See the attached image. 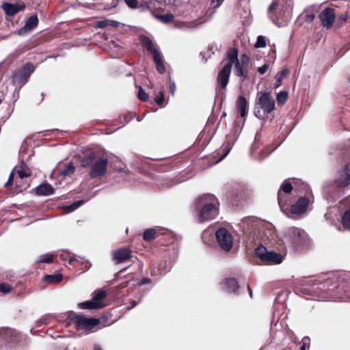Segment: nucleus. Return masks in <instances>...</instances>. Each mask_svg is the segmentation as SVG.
Returning <instances> with one entry per match:
<instances>
[{
  "label": "nucleus",
  "instance_id": "11",
  "mask_svg": "<svg viewBox=\"0 0 350 350\" xmlns=\"http://www.w3.org/2000/svg\"><path fill=\"white\" fill-rule=\"evenodd\" d=\"M217 243L219 247L224 251L228 252L232 247V237L230 232L224 228H219L215 233Z\"/></svg>",
  "mask_w": 350,
  "mask_h": 350
},
{
  "label": "nucleus",
  "instance_id": "41",
  "mask_svg": "<svg viewBox=\"0 0 350 350\" xmlns=\"http://www.w3.org/2000/svg\"><path fill=\"white\" fill-rule=\"evenodd\" d=\"M12 289V285L2 282L0 283V292L4 294L10 293Z\"/></svg>",
  "mask_w": 350,
  "mask_h": 350
},
{
  "label": "nucleus",
  "instance_id": "51",
  "mask_svg": "<svg viewBox=\"0 0 350 350\" xmlns=\"http://www.w3.org/2000/svg\"><path fill=\"white\" fill-rule=\"evenodd\" d=\"M82 204H83V201L75 202L69 206V209L70 211H74Z\"/></svg>",
  "mask_w": 350,
  "mask_h": 350
},
{
  "label": "nucleus",
  "instance_id": "5",
  "mask_svg": "<svg viewBox=\"0 0 350 350\" xmlns=\"http://www.w3.org/2000/svg\"><path fill=\"white\" fill-rule=\"evenodd\" d=\"M257 105L262 110L263 114H260V110L258 109L255 111L256 117L260 119L264 118V116L271 113L275 109V100L271 96L270 92H260V96L257 100Z\"/></svg>",
  "mask_w": 350,
  "mask_h": 350
},
{
  "label": "nucleus",
  "instance_id": "43",
  "mask_svg": "<svg viewBox=\"0 0 350 350\" xmlns=\"http://www.w3.org/2000/svg\"><path fill=\"white\" fill-rule=\"evenodd\" d=\"M250 58L247 54H243L241 57V61H239V64L241 66H248Z\"/></svg>",
  "mask_w": 350,
  "mask_h": 350
},
{
  "label": "nucleus",
  "instance_id": "23",
  "mask_svg": "<svg viewBox=\"0 0 350 350\" xmlns=\"http://www.w3.org/2000/svg\"><path fill=\"white\" fill-rule=\"evenodd\" d=\"M329 282H325L323 284L317 285V286H313V290L315 291H319L320 294L319 295V297L321 299H329L331 297L332 295L329 293V291L331 290L329 288Z\"/></svg>",
  "mask_w": 350,
  "mask_h": 350
},
{
  "label": "nucleus",
  "instance_id": "38",
  "mask_svg": "<svg viewBox=\"0 0 350 350\" xmlns=\"http://www.w3.org/2000/svg\"><path fill=\"white\" fill-rule=\"evenodd\" d=\"M161 22L164 23H169L174 21V16L172 13H167L159 16Z\"/></svg>",
  "mask_w": 350,
  "mask_h": 350
},
{
  "label": "nucleus",
  "instance_id": "22",
  "mask_svg": "<svg viewBox=\"0 0 350 350\" xmlns=\"http://www.w3.org/2000/svg\"><path fill=\"white\" fill-rule=\"evenodd\" d=\"M37 196H50L54 193L55 189L49 183H42L35 188Z\"/></svg>",
  "mask_w": 350,
  "mask_h": 350
},
{
  "label": "nucleus",
  "instance_id": "1",
  "mask_svg": "<svg viewBox=\"0 0 350 350\" xmlns=\"http://www.w3.org/2000/svg\"><path fill=\"white\" fill-rule=\"evenodd\" d=\"M219 202L213 194L204 193L198 197L193 203L199 223L211 221L219 215Z\"/></svg>",
  "mask_w": 350,
  "mask_h": 350
},
{
  "label": "nucleus",
  "instance_id": "56",
  "mask_svg": "<svg viewBox=\"0 0 350 350\" xmlns=\"http://www.w3.org/2000/svg\"><path fill=\"white\" fill-rule=\"evenodd\" d=\"M309 341L310 338L308 337H304L302 340L303 344L301 345H304V347H306V345L309 343Z\"/></svg>",
  "mask_w": 350,
  "mask_h": 350
},
{
  "label": "nucleus",
  "instance_id": "9",
  "mask_svg": "<svg viewBox=\"0 0 350 350\" xmlns=\"http://www.w3.org/2000/svg\"><path fill=\"white\" fill-rule=\"evenodd\" d=\"M286 237L296 246L304 245L308 241L306 232L296 227H290L286 232Z\"/></svg>",
  "mask_w": 350,
  "mask_h": 350
},
{
  "label": "nucleus",
  "instance_id": "7",
  "mask_svg": "<svg viewBox=\"0 0 350 350\" xmlns=\"http://www.w3.org/2000/svg\"><path fill=\"white\" fill-rule=\"evenodd\" d=\"M70 320L75 324L78 330H91L99 323V320L95 318H87L81 314L72 313L70 314Z\"/></svg>",
  "mask_w": 350,
  "mask_h": 350
},
{
  "label": "nucleus",
  "instance_id": "19",
  "mask_svg": "<svg viewBox=\"0 0 350 350\" xmlns=\"http://www.w3.org/2000/svg\"><path fill=\"white\" fill-rule=\"evenodd\" d=\"M38 24V16L36 14L31 15L27 18L25 25L18 29V34L21 36L29 33L36 28Z\"/></svg>",
  "mask_w": 350,
  "mask_h": 350
},
{
  "label": "nucleus",
  "instance_id": "21",
  "mask_svg": "<svg viewBox=\"0 0 350 350\" xmlns=\"http://www.w3.org/2000/svg\"><path fill=\"white\" fill-rule=\"evenodd\" d=\"M237 108L239 114L241 118H245L247 113L248 102L243 95H240L237 98Z\"/></svg>",
  "mask_w": 350,
  "mask_h": 350
},
{
  "label": "nucleus",
  "instance_id": "33",
  "mask_svg": "<svg viewBox=\"0 0 350 350\" xmlns=\"http://www.w3.org/2000/svg\"><path fill=\"white\" fill-rule=\"evenodd\" d=\"M278 9V3L273 1L269 7V12L271 14V17L273 18H275L276 20H279L282 18L280 12H276Z\"/></svg>",
  "mask_w": 350,
  "mask_h": 350
},
{
  "label": "nucleus",
  "instance_id": "44",
  "mask_svg": "<svg viewBox=\"0 0 350 350\" xmlns=\"http://www.w3.org/2000/svg\"><path fill=\"white\" fill-rule=\"evenodd\" d=\"M348 18H349V16H348L347 12H345V13L341 14L338 17V21L340 23V24L338 23L337 25H342L344 23L347 21Z\"/></svg>",
  "mask_w": 350,
  "mask_h": 350
},
{
  "label": "nucleus",
  "instance_id": "26",
  "mask_svg": "<svg viewBox=\"0 0 350 350\" xmlns=\"http://www.w3.org/2000/svg\"><path fill=\"white\" fill-rule=\"evenodd\" d=\"M16 172L19 179L21 180H23L24 178H27L31 175V170L24 162L21 163L19 169L17 170Z\"/></svg>",
  "mask_w": 350,
  "mask_h": 350
},
{
  "label": "nucleus",
  "instance_id": "18",
  "mask_svg": "<svg viewBox=\"0 0 350 350\" xmlns=\"http://www.w3.org/2000/svg\"><path fill=\"white\" fill-rule=\"evenodd\" d=\"M1 8L5 12L6 16H14L17 13L25 10V4L24 3H11L8 2H4L2 3Z\"/></svg>",
  "mask_w": 350,
  "mask_h": 350
},
{
  "label": "nucleus",
  "instance_id": "53",
  "mask_svg": "<svg viewBox=\"0 0 350 350\" xmlns=\"http://www.w3.org/2000/svg\"><path fill=\"white\" fill-rule=\"evenodd\" d=\"M224 0H211V4L214 5V8L219 7Z\"/></svg>",
  "mask_w": 350,
  "mask_h": 350
},
{
  "label": "nucleus",
  "instance_id": "52",
  "mask_svg": "<svg viewBox=\"0 0 350 350\" xmlns=\"http://www.w3.org/2000/svg\"><path fill=\"white\" fill-rule=\"evenodd\" d=\"M151 282V280L148 278H143L139 282V285H144V284H150Z\"/></svg>",
  "mask_w": 350,
  "mask_h": 350
},
{
  "label": "nucleus",
  "instance_id": "3",
  "mask_svg": "<svg viewBox=\"0 0 350 350\" xmlns=\"http://www.w3.org/2000/svg\"><path fill=\"white\" fill-rule=\"evenodd\" d=\"M238 54L239 51L237 48H230L227 51L226 58L222 61L221 63H224L226 60H227L228 64H231V67L232 66V64H234V73L237 77H241L243 78V82L245 80L249 79L248 66L245 65L241 66V64H239Z\"/></svg>",
  "mask_w": 350,
  "mask_h": 350
},
{
  "label": "nucleus",
  "instance_id": "17",
  "mask_svg": "<svg viewBox=\"0 0 350 350\" xmlns=\"http://www.w3.org/2000/svg\"><path fill=\"white\" fill-rule=\"evenodd\" d=\"M222 289L227 293L239 295L240 286L237 280L234 278H226L220 282Z\"/></svg>",
  "mask_w": 350,
  "mask_h": 350
},
{
  "label": "nucleus",
  "instance_id": "57",
  "mask_svg": "<svg viewBox=\"0 0 350 350\" xmlns=\"http://www.w3.org/2000/svg\"><path fill=\"white\" fill-rule=\"evenodd\" d=\"M130 304H131V306L128 307L129 310H131L133 308H134L135 306H137V302L136 301H135V300H133L132 301H131Z\"/></svg>",
  "mask_w": 350,
  "mask_h": 350
},
{
  "label": "nucleus",
  "instance_id": "24",
  "mask_svg": "<svg viewBox=\"0 0 350 350\" xmlns=\"http://www.w3.org/2000/svg\"><path fill=\"white\" fill-rule=\"evenodd\" d=\"M96 159V154L94 152L91 151L81 157L79 162L81 167H87L88 166H91Z\"/></svg>",
  "mask_w": 350,
  "mask_h": 350
},
{
  "label": "nucleus",
  "instance_id": "60",
  "mask_svg": "<svg viewBox=\"0 0 350 350\" xmlns=\"http://www.w3.org/2000/svg\"><path fill=\"white\" fill-rule=\"evenodd\" d=\"M94 350H103L102 347L98 345H94Z\"/></svg>",
  "mask_w": 350,
  "mask_h": 350
},
{
  "label": "nucleus",
  "instance_id": "28",
  "mask_svg": "<svg viewBox=\"0 0 350 350\" xmlns=\"http://www.w3.org/2000/svg\"><path fill=\"white\" fill-rule=\"evenodd\" d=\"M63 275L61 273L45 275L44 281L49 284H55L59 283L62 280Z\"/></svg>",
  "mask_w": 350,
  "mask_h": 350
},
{
  "label": "nucleus",
  "instance_id": "40",
  "mask_svg": "<svg viewBox=\"0 0 350 350\" xmlns=\"http://www.w3.org/2000/svg\"><path fill=\"white\" fill-rule=\"evenodd\" d=\"M138 98L143 102H146L148 98V94L144 91V90L140 86L138 91Z\"/></svg>",
  "mask_w": 350,
  "mask_h": 350
},
{
  "label": "nucleus",
  "instance_id": "47",
  "mask_svg": "<svg viewBox=\"0 0 350 350\" xmlns=\"http://www.w3.org/2000/svg\"><path fill=\"white\" fill-rule=\"evenodd\" d=\"M126 4L130 8H136L137 6V0H124Z\"/></svg>",
  "mask_w": 350,
  "mask_h": 350
},
{
  "label": "nucleus",
  "instance_id": "2",
  "mask_svg": "<svg viewBox=\"0 0 350 350\" xmlns=\"http://www.w3.org/2000/svg\"><path fill=\"white\" fill-rule=\"evenodd\" d=\"M139 41L143 49L152 54L157 71L160 74H164L166 72V68L163 56L158 50L157 44L146 36H141Z\"/></svg>",
  "mask_w": 350,
  "mask_h": 350
},
{
  "label": "nucleus",
  "instance_id": "14",
  "mask_svg": "<svg viewBox=\"0 0 350 350\" xmlns=\"http://www.w3.org/2000/svg\"><path fill=\"white\" fill-rule=\"evenodd\" d=\"M338 187H345L350 185V162L344 166L338 172V176L334 180Z\"/></svg>",
  "mask_w": 350,
  "mask_h": 350
},
{
  "label": "nucleus",
  "instance_id": "30",
  "mask_svg": "<svg viewBox=\"0 0 350 350\" xmlns=\"http://www.w3.org/2000/svg\"><path fill=\"white\" fill-rule=\"evenodd\" d=\"M289 74V70L288 68H284L281 71L278 72L275 75L276 82L275 83V88H278L282 84V79Z\"/></svg>",
  "mask_w": 350,
  "mask_h": 350
},
{
  "label": "nucleus",
  "instance_id": "13",
  "mask_svg": "<svg viewBox=\"0 0 350 350\" xmlns=\"http://www.w3.org/2000/svg\"><path fill=\"white\" fill-rule=\"evenodd\" d=\"M112 257L116 264H121L132 262L134 255L129 248L124 247L113 250Z\"/></svg>",
  "mask_w": 350,
  "mask_h": 350
},
{
  "label": "nucleus",
  "instance_id": "54",
  "mask_svg": "<svg viewBox=\"0 0 350 350\" xmlns=\"http://www.w3.org/2000/svg\"><path fill=\"white\" fill-rule=\"evenodd\" d=\"M170 91L172 93V95H174L175 90H176V84L174 82H172L170 83Z\"/></svg>",
  "mask_w": 350,
  "mask_h": 350
},
{
  "label": "nucleus",
  "instance_id": "50",
  "mask_svg": "<svg viewBox=\"0 0 350 350\" xmlns=\"http://www.w3.org/2000/svg\"><path fill=\"white\" fill-rule=\"evenodd\" d=\"M97 26L99 28H105L107 26H109V22L108 20H103V21H99L97 22Z\"/></svg>",
  "mask_w": 350,
  "mask_h": 350
},
{
  "label": "nucleus",
  "instance_id": "12",
  "mask_svg": "<svg viewBox=\"0 0 350 350\" xmlns=\"http://www.w3.org/2000/svg\"><path fill=\"white\" fill-rule=\"evenodd\" d=\"M231 73V64L228 62L219 71L217 77V87L216 90L220 91L226 90L227 85L228 84L230 76Z\"/></svg>",
  "mask_w": 350,
  "mask_h": 350
},
{
  "label": "nucleus",
  "instance_id": "29",
  "mask_svg": "<svg viewBox=\"0 0 350 350\" xmlns=\"http://www.w3.org/2000/svg\"><path fill=\"white\" fill-rule=\"evenodd\" d=\"M75 172V167L72 163H68L63 166L61 169L59 174L63 176H70Z\"/></svg>",
  "mask_w": 350,
  "mask_h": 350
},
{
  "label": "nucleus",
  "instance_id": "63",
  "mask_svg": "<svg viewBox=\"0 0 350 350\" xmlns=\"http://www.w3.org/2000/svg\"><path fill=\"white\" fill-rule=\"evenodd\" d=\"M125 270H126V269H122V270L120 271V273H122V272H124Z\"/></svg>",
  "mask_w": 350,
  "mask_h": 350
},
{
  "label": "nucleus",
  "instance_id": "4",
  "mask_svg": "<svg viewBox=\"0 0 350 350\" xmlns=\"http://www.w3.org/2000/svg\"><path fill=\"white\" fill-rule=\"evenodd\" d=\"M255 254L266 265H278L283 261V256L262 244L255 249Z\"/></svg>",
  "mask_w": 350,
  "mask_h": 350
},
{
  "label": "nucleus",
  "instance_id": "55",
  "mask_svg": "<svg viewBox=\"0 0 350 350\" xmlns=\"http://www.w3.org/2000/svg\"><path fill=\"white\" fill-rule=\"evenodd\" d=\"M108 22H109V26H111L113 27H118L119 26V23L116 21L108 20Z\"/></svg>",
  "mask_w": 350,
  "mask_h": 350
},
{
  "label": "nucleus",
  "instance_id": "31",
  "mask_svg": "<svg viewBox=\"0 0 350 350\" xmlns=\"http://www.w3.org/2000/svg\"><path fill=\"white\" fill-rule=\"evenodd\" d=\"M232 144L228 142L226 144H224L221 148L219 149L218 154L221 153V156L219 157V159L217 161V162H219L221 161L224 158H225L228 154L230 152V150L232 149Z\"/></svg>",
  "mask_w": 350,
  "mask_h": 350
},
{
  "label": "nucleus",
  "instance_id": "35",
  "mask_svg": "<svg viewBox=\"0 0 350 350\" xmlns=\"http://www.w3.org/2000/svg\"><path fill=\"white\" fill-rule=\"evenodd\" d=\"M54 260V255L51 254L41 255L39 257L38 262L40 263H51Z\"/></svg>",
  "mask_w": 350,
  "mask_h": 350
},
{
  "label": "nucleus",
  "instance_id": "32",
  "mask_svg": "<svg viewBox=\"0 0 350 350\" xmlns=\"http://www.w3.org/2000/svg\"><path fill=\"white\" fill-rule=\"evenodd\" d=\"M107 294L103 290H98L93 293L92 300L96 301L98 304H103L102 302L105 298Z\"/></svg>",
  "mask_w": 350,
  "mask_h": 350
},
{
  "label": "nucleus",
  "instance_id": "25",
  "mask_svg": "<svg viewBox=\"0 0 350 350\" xmlns=\"http://www.w3.org/2000/svg\"><path fill=\"white\" fill-rule=\"evenodd\" d=\"M78 306L81 309L92 310L102 308L104 307V304H98L96 301L91 299L79 303Z\"/></svg>",
  "mask_w": 350,
  "mask_h": 350
},
{
  "label": "nucleus",
  "instance_id": "42",
  "mask_svg": "<svg viewBox=\"0 0 350 350\" xmlns=\"http://www.w3.org/2000/svg\"><path fill=\"white\" fill-rule=\"evenodd\" d=\"M164 94L162 91H160L158 95L155 97L154 101L159 106H163L164 103Z\"/></svg>",
  "mask_w": 350,
  "mask_h": 350
},
{
  "label": "nucleus",
  "instance_id": "20",
  "mask_svg": "<svg viewBox=\"0 0 350 350\" xmlns=\"http://www.w3.org/2000/svg\"><path fill=\"white\" fill-rule=\"evenodd\" d=\"M309 200L306 197H300L297 201L291 206V211L293 214H301L306 211Z\"/></svg>",
  "mask_w": 350,
  "mask_h": 350
},
{
  "label": "nucleus",
  "instance_id": "45",
  "mask_svg": "<svg viewBox=\"0 0 350 350\" xmlns=\"http://www.w3.org/2000/svg\"><path fill=\"white\" fill-rule=\"evenodd\" d=\"M305 21L308 23H312L315 18V14L307 12L305 14Z\"/></svg>",
  "mask_w": 350,
  "mask_h": 350
},
{
  "label": "nucleus",
  "instance_id": "27",
  "mask_svg": "<svg viewBox=\"0 0 350 350\" xmlns=\"http://www.w3.org/2000/svg\"><path fill=\"white\" fill-rule=\"evenodd\" d=\"M159 232L155 228L146 229L143 234V239L146 241H151L159 237Z\"/></svg>",
  "mask_w": 350,
  "mask_h": 350
},
{
  "label": "nucleus",
  "instance_id": "58",
  "mask_svg": "<svg viewBox=\"0 0 350 350\" xmlns=\"http://www.w3.org/2000/svg\"><path fill=\"white\" fill-rule=\"evenodd\" d=\"M12 185H13V181H12L11 179L8 178V181L5 184V187L8 188V187H10Z\"/></svg>",
  "mask_w": 350,
  "mask_h": 350
},
{
  "label": "nucleus",
  "instance_id": "48",
  "mask_svg": "<svg viewBox=\"0 0 350 350\" xmlns=\"http://www.w3.org/2000/svg\"><path fill=\"white\" fill-rule=\"evenodd\" d=\"M269 64H263L262 66L259 67L258 68V72L260 74V75H264L268 70L269 68Z\"/></svg>",
  "mask_w": 350,
  "mask_h": 350
},
{
  "label": "nucleus",
  "instance_id": "8",
  "mask_svg": "<svg viewBox=\"0 0 350 350\" xmlns=\"http://www.w3.org/2000/svg\"><path fill=\"white\" fill-rule=\"evenodd\" d=\"M34 70L35 67L33 64L27 62L14 73V81L21 87L23 86L26 83H27L31 75L34 72Z\"/></svg>",
  "mask_w": 350,
  "mask_h": 350
},
{
  "label": "nucleus",
  "instance_id": "36",
  "mask_svg": "<svg viewBox=\"0 0 350 350\" xmlns=\"http://www.w3.org/2000/svg\"><path fill=\"white\" fill-rule=\"evenodd\" d=\"M16 187L14 188V193H21L23 190L26 189L29 187V184L27 185H25L23 184V180H21V179L16 180Z\"/></svg>",
  "mask_w": 350,
  "mask_h": 350
},
{
  "label": "nucleus",
  "instance_id": "46",
  "mask_svg": "<svg viewBox=\"0 0 350 350\" xmlns=\"http://www.w3.org/2000/svg\"><path fill=\"white\" fill-rule=\"evenodd\" d=\"M341 157L342 160L344 161L350 160V147L349 148V149H347L342 152Z\"/></svg>",
  "mask_w": 350,
  "mask_h": 350
},
{
  "label": "nucleus",
  "instance_id": "15",
  "mask_svg": "<svg viewBox=\"0 0 350 350\" xmlns=\"http://www.w3.org/2000/svg\"><path fill=\"white\" fill-rule=\"evenodd\" d=\"M319 18L323 27L327 29H330L333 26L336 19L335 10L332 8L327 7L320 13Z\"/></svg>",
  "mask_w": 350,
  "mask_h": 350
},
{
  "label": "nucleus",
  "instance_id": "10",
  "mask_svg": "<svg viewBox=\"0 0 350 350\" xmlns=\"http://www.w3.org/2000/svg\"><path fill=\"white\" fill-rule=\"evenodd\" d=\"M108 159L99 157L93 162L89 172L91 178H96L104 176L107 170Z\"/></svg>",
  "mask_w": 350,
  "mask_h": 350
},
{
  "label": "nucleus",
  "instance_id": "59",
  "mask_svg": "<svg viewBox=\"0 0 350 350\" xmlns=\"http://www.w3.org/2000/svg\"><path fill=\"white\" fill-rule=\"evenodd\" d=\"M247 290H248L250 297L252 298L253 297L252 291L249 284L247 285Z\"/></svg>",
  "mask_w": 350,
  "mask_h": 350
},
{
  "label": "nucleus",
  "instance_id": "39",
  "mask_svg": "<svg viewBox=\"0 0 350 350\" xmlns=\"http://www.w3.org/2000/svg\"><path fill=\"white\" fill-rule=\"evenodd\" d=\"M267 45L265 38L262 36H259L257 38V40L255 43L254 46L256 48H264Z\"/></svg>",
  "mask_w": 350,
  "mask_h": 350
},
{
  "label": "nucleus",
  "instance_id": "62",
  "mask_svg": "<svg viewBox=\"0 0 350 350\" xmlns=\"http://www.w3.org/2000/svg\"><path fill=\"white\" fill-rule=\"evenodd\" d=\"M300 350H306L304 345L300 347Z\"/></svg>",
  "mask_w": 350,
  "mask_h": 350
},
{
  "label": "nucleus",
  "instance_id": "64",
  "mask_svg": "<svg viewBox=\"0 0 350 350\" xmlns=\"http://www.w3.org/2000/svg\"><path fill=\"white\" fill-rule=\"evenodd\" d=\"M154 274V272H151V275H153Z\"/></svg>",
  "mask_w": 350,
  "mask_h": 350
},
{
  "label": "nucleus",
  "instance_id": "34",
  "mask_svg": "<svg viewBox=\"0 0 350 350\" xmlns=\"http://www.w3.org/2000/svg\"><path fill=\"white\" fill-rule=\"evenodd\" d=\"M342 224L345 228H350V208L345 210L342 216Z\"/></svg>",
  "mask_w": 350,
  "mask_h": 350
},
{
  "label": "nucleus",
  "instance_id": "61",
  "mask_svg": "<svg viewBox=\"0 0 350 350\" xmlns=\"http://www.w3.org/2000/svg\"><path fill=\"white\" fill-rule=\"evenodd\" d=\"M14 172H12L8 177L9 179H11L12 181L14 182Z\"/></svg>",
  "mask_w": 350,
  "mask_h": 350
},
{
  "label": "nucleus",
  "instance_id": "37",
  "mask_svg": "<svg viewBox=\"0 0 350 350\" xmlns=\"http://www.w3.org/2000/svg\"><path fill=\"white\" fill-rule=\"evenodd\" d=\"M288 92L286 91H281L277 94V101L278 105H283L287 100Z\"/></svg>",
  "mask_w": 350,
  "mask_h": 350
},
{
  "label": "nucleus",
  "instance_id": "49",
  "mask_svg": "<svg viewBox=\"0 0 350 350\" xmlns=\"http://www.w3.org/2000/svg\"><path fill=\"white\" fill-rule=\"evenodd\" d=\"M341 204H343L346 210L350 208V195L341 201Z\"/></svg>",
  "mask_w": 350,
  "mask_h": 350
},
{
  "label": "nucleus",
  "instance_id": "16",
  "mask_svg": "<svg viewBox=\"0 0 350 350\" xmlns=\"http://www.w3.org/2000/svg\"><path fill=\"white\" fill-rule=\"evenodd\" d=\"M293 189V185L288 179L285 180L281 184L280 188L278 192V201L281 208L287 204L285 195L291 193Z\"/></svg>",
  "mask_w": 350,
  "mask_h": 350
},
{
  "label": "nucleus",
  "instance_id": "6",
  "mask_svg": "<svg viewBox=\"0 0 350 350\" xmlns=\"http://www.w3.org/2000/svg\"><path fill=\"white\" fill-rule=\"evenodd\" d=\"M250 193L244 186L234 184L228 192L227 198L233 205H238L242 200H246L250 198Z\"/></svg>",
  "mask_w": 350,
  "mask_h": 350
}]
</instances>
